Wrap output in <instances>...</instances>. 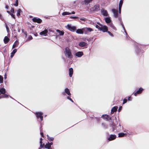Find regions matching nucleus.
<instances>
[{"label":"nucleus","instance_id":"58836bf2","mask_svg":"<svg viewBox=\"0 0 149 149\" xmlns=\"http://www.w3.org/2000/svg\"><path fill=\"white\" fill-rule=\"evenodd\" d=\"M3 82V77L0 75V83H2Z\"/></svg>","mask_w":149,"mask_h":149},{"label":"nucleus","instance_id":"bb28decb","mask_svg":"<svg viewBox=\"0 0 149 149\" xmlns=\"http://www.w3.org/2000/svg\"><path fill=\"white\" fill-rule=\"evenodd\" d=\"M33 22H37L38 23L40 24L42 22L41 19H32Z\"/></svg>","mask_w":149,"mask_h":149},{"label":"nucleus","instance_id":"a878e982","mask_svg":"<svg viewBox=\"0 0 149 149\" xmlns=\"http://www.w3.org/2000/svg\"><path fill=\"white\" fill-rule=\"evenodd\" d=\"M6 92V89L2 87L0 88V93H1V94H4Z\"/></svg>","mask_w":149,"mask_h":149},{"label":"nucleus","instance_id":"f03ea898","mask_svg":"<svg viewBox=\"0 0 149 149\" xmlns=\"http://www.w3.org/2000/svg\"><path fill=\"white\" fill-rule=\"evenodd\" d=\"M105 22L108 24V26L115 30H116V29L113 24L111 19H105Z\"/></svg>","mask_w":149,"mask_h":149},{"label":"nucleus","instance_id":"bf43d9fd","mask_svg":"<svg viewBox=\"0 0 149 149\" xmlns=\"http://www.w3.org/2000/svg\"><path fill=\"white\" fill-rule=\"evenodd\" d=\"M40 131H42V125H40Z\"/></svg>","mask_w":149,"mask_h":149},{"label":"nucleus","instance_id":"9b49d317","mask_svg":"<svg viewBox=\"0 0 149 149\" xmlns=\"http://www.w3.org/2000/svg\"><path fill=\"white\" fill-rule=\"evenodd\" d=\"M100 30L104 32H107L108 31V27L106 26L102 25V27H100Z\"/></svg>","mask_w":149,"mask_h":149},{"label":"nucleus","instance_id":"052dcab7","mask_svg":"<svg viewBox=\"0 0 149 149\" xmlns=\"http://www.w3.org/2000/svg\"><path fill=\"white\" fill-rule=\"evenodd\" d=\"M17 31H18L19 32H20V29H19V28H18V29H17Z\"/></svg>","mask_w":149,"mask_h":149},{"label":"nucleus","instance_id":"a18cd8bd","mask_svg":"<svg viewBox=\"0 0 149 149\" xmlns=\"http://www.w3.org/2000/svg\"><path fill=\"white\" fill-rule=\"evenodd\" d=\"M5 26H6V27L7 31V32H8V31L9 30V28L6 24H5Z\"/></svg>","mask_w":149,"mask_h":149},{"label":"nucleus","instance_id":"e433bc0d","mask_svg":"<svg viewBox=\"0 0 149 149\" xmlns=\"http://www.w3.org/2000/svg\"><path fill=\"white\" fill-rule=\"evenodd\" d=\"M86 31H88L89 32H91L93 31L92 29L90 28H86Z\"/></svg>","mask_w":149,"mask_h":149},{"label":"nucleus","instance_id":"aec40b11","mask_svg":"<svg viewBox=\"0 0 149 149\" xmlns=\"http://www.w3.org/2000/svg\"><path fill=\"white\" fill-rule=\"evenodd\" d=\"M73 69L72 68H70L69 69V75L70 77L72 76L73 74Z\"/></svg>","mask_w":149,"mask_h":149},{"label":"nucleus","instance_id":"79ce46f5","mask_svg":"<svg viewBox=\"0 0 149 149\" xmlns=\"http://www.w3.org/2000/svg\"><path fill=\"white\" fill-rule=\"evenodd\" d=\"M33 38L31 36H29L27 39L28 40H30L32 39Z\"/></svg>","mask_w":149,"mask_h":149},{"label":"nucleus","instance_id":"20e7f679","mask_svg":"<svg viewBox=\"0 0 149 149\" xmlns=\"http://www.w3.org/2000/svg\"><path fill=\"white\" fill-rule=\"evenodd\" d=\"M35 114L38 119L40 118V121H39L40 122V123L41 121L43 120V116H42V115L43 114V113L41 112H36L35 113Z\"/></svg>","mask_w":149,"mask_h":149},{"label":"nucleus","instance_id":"6ab92c4d","mask_svg":"<svg viewBox=\"0 0 149 149\" xmlns=\"http://www.w3.org/2000/svg\"><path fill=\"white\" fill-rule=\"evenodd\" d=\"M81 20L84 21H86V22L88 23V24H92L93 25H94L95 23L91 21L88 19H80Z\"/></svg>","mask_w":149,"mask_h":149},{"label":"nucleus","instance_id":"c9c22d12","mask_svg":"<svg viewBox=\"0 0 149 149\" xmlns=\"http://www.w3.org/2000/svg\"><path fill=\"white\" fill-rule=\"evenodd\" d=\"M44 147L45 148L47 149H49V147H51L49 145V144L48 143H46L45 145L44 146Z\"/></svg>","mask_w":149,"mask_h":149},{"label":"nucleus","instance_id":"7c9ffc66","mask_svg":"<svg viewBox=\"0 0 149 149\" xmlns=\"http://www.w3.org/2000/svg\"><path fill=\"white\" fill-rule=\"evenodd\" d=\"M56 31L59 33L60 36H63L64 34V32L63 31H61L59 29H57Z\"/></svg>","mask_w":149,"mask_h":149},{"label":"nucleus","instance_id":"c85d7f7f","mask_svg":"<svg viewBox=\"0 0 149 149\" xmlns=\"http://www.w3.org/2000/svg\"><path fill=\"white\" fill-rule=\"evenodd\" d=\"M74 13H75V12L74 11H73L71 13H69L68 12H63L62 13V15H70V14H74Z\"/></svg>","mask_w":149,"mask_h":149},{"label":"nucleus","instance_id":"e2e57ef3","mask_svg":"<svg viewBox=\"0 0 149 149\" xmlns=\"http://www.w3.org/2000/svg\"><path fill=\"white\" fill-rule=\"evenodd\" d=\"M40 144H42V141H40Z\"/></svg>","mask_w":149,"mask_h":149},{"label":"nucleus","instance_id":"393cba45","mask_svg":"<svg viewBox=\"0 0 149 149\" xmlns=\"http://www.w3.org/2000/svg\"><path fill=\"white\" fill-rule=\"evenodd\" d=\"M97 23L98 25L96 24L95 25V26L96 28L98 29L99 30H100V27L102 26V24H101L99 22H97Z\"/></svg>","mask_w":149,"mask_h":149},{"label":"nucleus","instance_id":"b1692460","mask_svg":"<svg viewBox=\"0 0 149 149\" xmlns=\"http://www.w3.org/2000/svg\"><path fill=\"white\" fill-rule=\"evenodd\" d=\"M9 40H10V39L8 38V37H7V36H6L4 37V40H3V41H4V43L5 44L7 43L8 42Z\"/></svg>","mask_w":149,"mask_h":149},{"label":"nucleus","instance_id":"4be33fe9","mask_svg":"<svg viewBox=\"0 0 149 149\" xmlns=\"http://www.w3.org/2000/svg\"><path fill=\"white\" fill-rule=\"evenodd\" d=\"M19 42L17 40H16L14 42L12 47V49L14 48L17 47L19 44Z\"/></svg>","mask_w":149,"mask_h":149},{"label":"nucleus","instance_id":"4c0bfd02","mask_svg":"<svg viewBox=\"0 0 149 149\" xmlns=\"http://www.w3.org/2000/svg\"><path fill=\"white\" fill-rule=\"evenodd\" d=\"M9 95L6 94H4L3 95L1 96V97L3 98H8L9 96Z\"/></svg>","mask_w":149,"mask_h":149},{"label":"nucleus","instance_id":"49530a36","mask_svg":"<svg viewBox=\"0 0 149 149\" xmlns=\"http://www.w3.org/2000/svg\"><path fill=\"white\" fill-rule=\"evenodd\" d=\"M122 108V106H120L119 107V108L118 110V112H120Z\"/></svg>","mask_w":149,"mask_h":149},{"label":"nucleus","instance_id":"c03bdc74","mask_svg":"<svg viewBox=\"0 0 149 149\" xmlns=\"http://www.w3.org/2000/svg\"><path fill=\"white\" fill-rule=\"evenodd\" d=\"M18 0H17L16 1L15 3L14 4V5L15 6H18Z\"/></svg>","mask_w":149,"mask_h":149},{"label":"nucleus","instance_id":"09e8293b","mask_svg":"<svg viewBox=\"0 0 149 149\" xmlns=\"http://www.w3.org/2000/svg\"><path fill=\"white\" fill-rule=\"evenodd\" d=\"M10 11H11L12 13H14L15 10H14V8H12L11 9Z\"/></svg>","mask_w":149,"mask_h":149},{"label":"nucleus","instance_id":"423d86ee","mask_svg":"<svg viewBox=\"0 0 149 149\" xmlns=\"http://www.w3.org/2000/svg\"><path fill=\"white\" fill-rule=\"evenodd\" d=\"M144 46V45H138L137 46L136 49V52L138 55H140V53L141 52V50L140 48H142V47L143 48V47Z\"/></svg>","mask_w":149,"mask_h":149},{"label":"nucleus","instance_id":"72a5a7b5","mask_svg":"<svg viewBox=\"0 0 149 149\" xmlns=\"http://www.w3.org/2000/svg\"><path fill=\"white\" fill-rule=\"evenodd\" d=\"M93 0H84V2L85 4H88L90 2L93 1Z\"/></svg>","mask_w":149,"mask_h":149},{"label":"nucleus","instance_id":"2f4dec72","mask_svg":"<svg viewBox=\"0 0 149 149\" xmlns=\"http://www.w3.org/2000/svg\"><path fill=\"white\" fill-rule=\"evenodd\" d=\"M47 139L50 141H52L54 140V138L52 137H50L47 134Z\"/></svg>","mask_w":149,"mask_h":149},{"label":"nucleus","instance_id":"f704fd0d","mask_svg":"<svg viewBox=\"0 0 149 149\" xmlns=\"http://www.w3.org/2000/svg\"><path fill=\"white\" fill-rule=\"evenodd\" d=\"M21 11V10L20 9H19L18 10H17V15L18 16H19L20 15V13Z\"/></svg>","mask_w":149,"mask_h":149},{"label":"nucleus","instance_id":"a19ab883","mask_svg":"<svg viewBox=\"0 0 149 149\" xmlns=\"http://www.w3.org/2000/svg\"><path fill=\"white\" fill-rule=\"evenodd\" d=\"M67 99H68V100H69L72 102H74L72 100V99L71 98H70V97L67 96Z\"/></svg>","mask_w":149,"mask_h":149},{"label":"nucleus","instance_id":"37998d69","mask_svg":"<svg viewBox=\"0 0 149 149\" xmlns=\"http://www.w3.org/2000/svg\"><path fill=\"white\" fill-rule=\"evenodd\" d=\"M127 99H124L123 100V104H124L126 103L127 102Z\"/></svg>","mask_w":149,"mask_h":149},{"label":"nucleus","instance_id":"603ef678","mask_svg":"<svg viewBox=\"0 0 149 149\" xmlns=\"http://www.w3.org/2000/svg\"><path fill=\"white\" fill-rule=\"evenodd\" d=\"M70 18H71V19L72 18V19H76L78 17H70Z\"/></svg>","mask_w":149,"mask_h":149},{"label":"nucleus","instance_id":"ea45409f","mask_svg":"<svg viewBox=\"0 0 149 149\" xmlns=\"http://www.w3.org/2000/svg\"><path fill=\"white\" fill-rule=\"evenodd\" d=\"M110 35L111 37H113V35L112 33L110 31H108L107 32Z\"/></svg>","mask_w":149,"mask_h":149},{"label":"nucleus","instance_id":"2eb2a0df","mask_svg":"<svg viewBox=\"0 0 149 149\" xmlns=\"http://www.w3.org/2000/svg\"><path fill=\"white\" fill-rule=\"evenodd\" d=\"M101 13L104 16H107L108 15L107 11L104 9H102L101 10Z\"/></svg>","mask_w":149,"mask_h":149},{"label":"nucleus","instance_id":"338daca9","mask_svg":"<svg viewBox=\"0 0 149 149\" xmlns=\"http://www.w3.org/2000/svg\"><path fill=\"white\" fill-rule=\"evenodd\" d=\"M8 6H6V8L7 9H8Z\"/></svg>","mask_w":149,"mask_h":149},{"label":"nucleus","instance_id":"f8f14e48","mask_svg":"<svg viewBox=\"0 0 149 149\" xmlns=\"http://www.w3.org/2000/svg\"><path fill=\"white\" fill-rule=\"evenodd\" d=\"M102 118L106 119L107 121H109V120H111V118L107 115H102L101 116Z\"/></svg>","mask_w":149,"mask_h":149},{"label":"nucleus","instance_id":"7ed1b4c3","mask_svg":"<svg viewBox=\"0 0 149 149\" xmlns=\"http://www.w3.org/2000/svg\"><path fill=\"white\" fill-rule=\"evenodd\" d=\"M121 20H122V19H120L119 21H120V24L121 25V26H122V27L123 29V30L124 31V32L126 35V39H127L128 40H131L132 39L130 38L129 36L127 34V32H126V31L125 30V27L124 26L123 22Z\"/></svg>","mask_w":149,"mask_h":149},{"label":"nucleus","instance_id":"de8ad7c7","mask_svg":"<svg viewBox=\"0 0 149 149\" xmlns=\"http://www.w3.org/2000/svg\"><path fill=\"white\" fill-rule=\"evenodd\" d=\"M132 100V98L131 96H130L128 97V100L129 101H131Z\"/></svg>","mask_w":149,"mask_h":149},{"label":"nucleus","instance_id":"c756f323","mask_svg":"<svg viewBox=\"0 0 149 149\" xmlns=\"http://www.w3.org/2000/svg\"><path fill=\"white\" fill-rule=\"evenodd\" d=\"M76 32L77 33L82 34L84 33L82 29H79L76 30Z\"/></svg>","mask_w":149,"mask_h":149},{"label":"nucleus","instance_id":"5701e85b","mask_svg":"<svg viewBox=\"0 0 149 149\" xmlns=\"http://www.w3.org/2000/svg\"><path fill=\"white\" fill-rule=\"evenodd\" d=\"M123 3V2H122V1H120L119 3V13L120 14V13L121 12V9Z\"/></svg>","mask_w":149,"mask_h":149},{"label":"nucleus","instance_id":"412c9836","mask_svg":"<svg viewBox=\"0 0 149 149\" xmlns=\"http://www.w3.org/2000/svg\"><path fill=\"white\" fill-rule=\"evenodd\" d=\"M118 137H123L125 136H127V133H119L118 134Z\"/></svg>","mask_w":149,"mask_h":149},{"label":"nucleus","instance_id":"dca6fc26","mask_svg":"<svg viewBox=\"0 0 149 149\" xmlns=\"http://www.w3.org/2000/svg\"><path fill=\"white\" fill-rule=\"evenodd\" d=\"M112 12L113 13L114 17L117 18L118 15V10L115 9H112Z\"/></svg>","mask_w":149,"mask_h":149},{"label":"nucleus","instance_id":"5fc2aeb1","mask_svg":"<svg viewBox=\"0 0 149 149\" xmlns=\"http://www.w3.org/2000/svg\"><path fill=\"white\" fill-rule=\"evenodd\" d=\"M48 143L49 144V146H50V147H51V145H52L53 144V143L52 142H51L50 143L48 142Z\"/></svg>","mask_w":149,"mask_h":149},{"label":"nucleus","instance_id":"6e6d98bb","mask_svg":"<svg viewBox=\"0 0 149 149\" xmlns=\"http://www.w3.org/2000/svg\"><path fill=\"white\" fill-rule=\"evenodd\" d=\"M10 14L12 17L15 18L14 15L12 13H10Z\"/></svg>","mask_w":149,"mask_h":149},{"label":"nucleus","instance_id":"ddd939ff","mask_svg":"<svg viewBox=\"0 0 149 149\" xmlns=\"http://www.w3.org/2000/svg\"><path fill=\"white\" fill-rule=\"evenodd\" d=\"M47 30L45 29V30L40 32V34L41 36H46L47 35Z\"/></svg>","mask_w":149,"mask_h":149},{"label":"nucleus","instance_id":"0eeeda50","mask_svg":"<svg viewBox=\"0 0 149 149\" xmlns=\"http://www.w3.org/2000/svg\"><path fill=\"white\" fill-rule=\"evenodd\" d=\"M62 94L64 95H65L66 94L69 96H70L71 95L70 91L68 88H66L65 89L64 91L62 93Z\"/></svg>","mask_w":149,"mask_h":149},{"label":"nucleus","instance_id":"4468645a","mask_svg":"<svg viewBox=\"0 0 149 149\" xmlns=\"http://www.w3.org/2000/svg\"><path fill=\"white\" fill-rule=\"evenodd\" d=\"M83 55V52L81 51L78 52L75 54V56L79 58L81 57Z\"/></svg>","mask_w":149,"mask_h":149},{"label":"nucleus","instance_id":"680f3d73","mask_svg":"<svg viewBox=\"0 0 149 149\" xmlns=\"http://www.w3.org/2000/svg\"><path fill=\"white\" fill-rule=\"evenodd\" d=\"M48 30H49V31L50 32H52V30L51 29H49Z\"/></svg>","mask_w":149,"mask_h":149},{"label":"nucleus","instance_id":"8fccbe9b","mask_svg":"<svg viewBox=\"0 0 149 149\" xmlns=\"http://www.w3.org/2000/svg\"><path fill=\"white\" fill-rule=\"evenodd\" d=\"M44 144H40V148H43L44 147Z\"/></svg>","mask_w":149,"mask_h":149},{"label":"nucleus","instance_id":"a211bd4d","mask_svg":"<svg viewBox=\"0 0 149 149\" xmlns=\"http://www.w3.org/2000/svg\"><path fill=\"white\" fill-rule=\"evenodd\" d=\"M118 108V107L117 106H116L113 107L111 110V114H112L114 113L117 110Z\"/></svg>","mask_w":149,"mask_h":149},{"label":"nucleus","instance_id":"6e6552de","mask_svg":"<svg viewBox=\"0 0 149 149\" xmlns=\"http://www.w3.org/2000/svg\"><path fill=\"white\" fill-rule=\"evenodd\" d=\"M67 28L70 31L72 32H74L76 31V28L74 26H72L68 24L67 25Z\"/></svg>","mask_w":149,"mask_h":149},{"label":"nucleus","instance_id":"69168bd1","mask_svg":"<svg viewBox=\"0 0 149 149\" xmlns=\"http://www.w3.org/2000/svg\"><path fill=\"white\" fill-rule=\"evenodd\" d=\"M9 96L10 97V98H11L12 99H13V100H15V99H14L13 98V97H11V96H9Z\"/></svg>","mask_w":149,"mask_h":149},{"label":"nucleus","instance_id":"864d4df0","mask_svg":"<svg viewBox=\"0 0 149 149\" xmlns=\"http://www.w3.org/2000/svg\"><path fill=\"white\" fill-rule=\"evenodd\" d=\"M40 135L41 136L43 137V136H44L42 132L41 131H40Z\"/></svg>","mask_w":149,"mask_h":149},{"label":"nucleus","instance_id":"f3484780","mask_svg":"<svg viewBox=\"0 0 149 149\" xmlns=\"http://www.w3.org/2000/svg\"><path fill=\"white\" fill-rule=\"evenodd\" d=\"M79 45L80 47H84L87 46L88 44L84 42L81 41L79 42Z\"/></svg>","mask_w":149,"mask_h":149},{"label":"nucleus","instance_id":"39448f33","mask_svg":"<svg viewBox=\"0 0 149 149\" xmlns=\"http://www.w3.org/2000/svg\"><path fill=\"white\" fill-rule=\"evenodd\" d=\"M100 8L99 5H95L94 7L90 9V12L97 11L100 10Z\"/></svg>","mask_w":149,"mask_h":149},{"label":"nucleus","instance_id":"9d476101","mask_svg":"<svg viewBox=\"0 0 149 149\" xmlns=\"http://www.w3.org/2000/svg\"><path fill=\"white\" fill-rule=\"evenodd\" d=\"M116 138V136L115 134H110L107 139L109 141H111L114 140Z\"/></svg>","mask_w":149,"mask_h":149},{"label":"nucleus","instance_id":"3c124183","mask_svg":"<svg viewBox=\"0 0 149 149\" xmlns=\"http://www.w3.org/2000/svg\"><path fill=\"white\" fill-rule=\"evenodd\" d=\"M123 131L125 132V133H127V134H129V133L127 132L128 131V130H124Z\"/></svg>","mask_w":149,"mask_h":149},{"label":"nucleus","instance_id":"1a4fd4ad","mask_svg":"<svg viewBox=\"0 0 149 149\" xmlns=\"http://www.w3.org/2000/svg\"><path fill=\"white\" fill-rule=\"evenodd\" d=\"M144 89L141 88H140L139 89L134 93V95L135 96H136L137 94H141L143 91Z\"/></svg>","mask_w":149,"mask_h":149},{"label":"nucleus","instance_id":"4d7b16f0","mask_svg":"<svg viewBox=\"0 0 149 149\" xmlns=\"http://www.w3.org/2000/svg\"><path fill=\"white\" fill-rule=\"evenodd\" d=\"M24 34L25 35V37H26V36H27V32L26 31H25L24 32Z\"/></svg>","mask_w":149,"mask_h":149},{"label":"nucleus","instance_id":"cd10ccee","mask_svg":"<svg viewBox=\"0 0 149 149\" xmlns=\"http://www.w3.org/2000/svg\"><path fill=\"white\" fill-rule=\"evenodd\" d=\"M17 49H14L13 50V51L11 53L10 57L12 58L14 56L16 52Z\"/></svg>","mask_w":149,"mask_h":149},{"label":"nucleus","instance_id":"f257e3e1","mask_svg":"<svg viewBox=\"0 0 149 149\" xmlns=\"http://www.w3.org/2000/svg\"><path fill=\"white\" fill-rule=\"evenodd\" d=\"M64 53L65 56L69 59H72L73 57L71 50L68 47H67L65 48Z\"/></svg>","mask_w":149,"mask_h":149},{"label":"nucleus","instance_id":"473e14b6","mask_svg":"<svg viewBox=\"0 0 149 149\" xmlns=\"http://www.w3.org/2000/svg\"><path fill=\"white\" fill-rule=\"evenodd\" d=\"M102 125L103 126L104 129H106L107 128L108 125H106L104 123H102Z\"/></svg>","mask_w":149,"mask_h":149},{"label":"nucleus","instance_id":"774afa93","mask_svg":"<svg viewBox=\"0 0 149 149\" xmlns=\"http://www.w3.org/2000/svg\"><path fill=\"white\" fill-rule=\"evenodd\" d=\"M7 13H9L10 14V12L9 11L7 10Z\"/></svg>","mask_w":149,"mask_h":149},{"label":"nucleus","instance_id":"0e129e2a","mask_svg":"<svg viewBox=\"0 0 149 149\" xmlns=\"http://www.w3.org/2000/svg\"><path fill=\"white\" fill-rule=\"evenodd\" d=\"M34 35L35 36H38V34L36 33L35 34H34Z\"/></svg>","mask_w":149,"mask_h":149},{"label":"nucleus","instance_id":"13d9d810","mask_svg":"<svg viewBox=\"0 0 149 149\" xmlns=\"http://www.w3.org/2000/svg\"><path fill=\"white\" fill-rule=\"evenodd\" d=\"M6 78H7L6 74V73H5V74L4 75V78L5 79H6Z\"/></svg>","mask_w":149,"mask_h":149}]
</instances>
